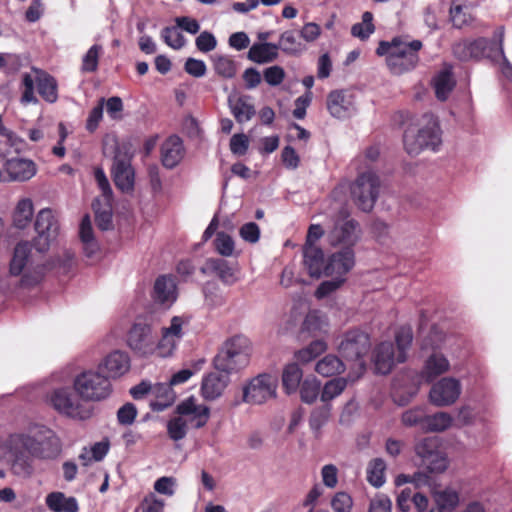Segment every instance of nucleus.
<instances>
[{
    "mask_svg": "<svg viewBox=\"0 0 512 512\" xmlns=\"http://www.w3.org/2000/svg\"><path fill=\"white\" fill-rule=\"evenodd\" d=\"M48 402L58 413L75 420H87L93 415V408L84 404L68 387L53 389Z\"/></svg>",
    "mask_w": 512,
    "mask_h": 512,
    "instance_id": "obj_11",
    "label": "nucleus"
},
{
    "mask_svg": "<svg viewBox=\"0 0 512 512\" xmlns=\"http://www.w3.org/2000/svg\"><path fill=\"white\" fill-rule=\"evenodd\" d=\"M100 371L104 370L110 379H117L125 375L131 368L129 355L120 350H115L108 354L97 367Z\"/></svg>",
    "mask_w": 512,
    "mask_h": 512,
    "instance_id": "obj_25",
    "label": "nucleus"
},
{
    "mask_svg": "<svg viewBox=\"0 0 512 512\" xmlns=\"http://www.w3.org/2000/svg\"><path fill=\"white\" fill-rule=\"evenodd\" d=\"M502 34H494L491 38L478 37L473 41L464 40L453 46V54L459 60L487 58L500 61L504 58Z\"/></svg>",
    "mask_w": 512,
    "mask_h": 512,
    "instance_id": "obj_8",
    "label": "nucleus"
},
{
    "mask_svg": "<svg viewBox=\"0 0 512 512\" xmlns=\"http://www.w3.org/2000/svg\"><path fill=\"white\" fill-rule=\"evenodd\" d=\"M220 372L217 370L203 376L200 393L207 401L220 398L230 382L228 373L222 374Z\"/></svg>",
    "mask_w": 512,
    "mask_h": 512,
    "instance_id": "obj_26",
    "label": "nucleus"
},
{
    "mask_svg": "<svg viewBox=\"0 0 512 512\" xmlns=\"http://www.w3.org/2000/svg\"><path fill=\"white\" fill-rule=\"evenodd\" d=\"M303 265L309 276L313 278L326 276L327 259L320 247L303 246Z\"/></svg>",
    "mask_w": 512,
    "mask_h": 512,
    "instance_id": "obj_29",
    "label": "nucleus"
},
{
    "mask_svg": "<svg viewBox=\"0 0 512 512\" xmlns=\"http://www.w3.org/2000/svg\"><path fill=\"white\" fill-rule=\"evenodd\" d=\"M361 230L356 220L346 210H341L327 233V241L332 247L353 248L360 239Z\"/></svg>",
    "mask_w": 512,
    "mask_h": 512,
    "instance_id": "obj_13",
    "label": "nucleus"
},
{
    "mask_svg": "<svg viewBox=\"0 0 512 512\" xmlns=\"http://www.w3.org/2000/svg\"><path fill=\"white\" fill-rule=\"evenodd\" d=\"M34 205L30 198L20 199L13 212V223L19 229L26 228L32 220Z\"/></svg>",
    "mask_w": 512,
    "mask_h": 512,
    "instance_id": "obj_37",
    "label": "nucleus"
},
{
    "mask_svg": "<svg viewBox=\"0 0 512 512\" xmlns=\"http://www.w3.org/2000/svg\"><path fill=\"white\" fill-rule=\"evenodd\" d=\"M371 343L367 333L360 330L347 332L339 344V353L348 361H357V366L363 370L365 365L362 358L368 353Z\"/></svg>",
    "mask_w": 512,
    "mask_h": 512,
    "instance_id": "obj_16",
    "label": "nucleus"
},
{
    "mask_svg": "<svg viewBox=\"0 0 512 512\" xmlns=\"http://www.w3.org/2000/svg\"><path fill=\"white\" fill-rule=\"evenodd\" d=\"M127 345L139 356L155 355L156 339L152 327L144 322L134 323L127 334Z\"/></svg>",
    "mask_w": 512,
    "mask_h": 512,
    "instance_id": "obj_18",
    "label": "nucleus"
},
{
    "mask_svg": "<svg viewBox=\"0 0 512 512\" xmlns=\"http://www.w3.org/2000/svg\"><path fill=\"white\" fill-rule=\"evenodd\" d=\"M331 407L325 404L322 407L315 408L310 416L309 424L312 430L319 431L329 420Z\"/></svg>",
    "mask_w": 512,
    "mask_h": 512,
    "instance_id": "obj_50",
    "label": "nucleus"
},
{
    "mask_svg": "<svg viewBox=\"0 0 512 512\" xmlns=\"http://www.w3.org/2000/svg\"><path fill=\"white\" fill-rule=\"evenodd\" d=\"M184 69L189 75L196 78L203 77L207 71L205 62L195 58H188L185 62Z\"/></svg>",
    "mask_w": 512,
    "mask_h": 512,
    "instance_id": "obj_62",
    "label": "nucleus"
},
{
    "mask_svg": "<svg viewBox=\"0 0 512 512\" xmlns=\"http://www.w3.org/2000/svg\"><path fill=\"white\" fill-rule=\"evenodd\" d=\"M397 349L395 350L392 342H381L374 350L373 361L375 370L379 374L386 375L391 372L397 363H402L407 358L413 333L408 326L399 328L395 334Z\"/></svg>",
    "mask_w": 512,
    "mask_h": 512,
    "instance_id": "obj_4",
    "label": "nucleus"
},
{
    "mask_svg": "<svg viewBox=\"0 0 512 512\" xmlns=\"http://www.w3.org/2000/svg\"><path fill=\"white\" fill-rule=\"evenodd\" d=\"M302 377L303 371L296 363L286 365L282 374V383L285 391L288 394L296 392L301 385Z\"/></svg>",
    "mask_w": 512,
    "mask_h": 512,
    "instance_id": "obj_42",
    "label": "nucleus"
},
{
    "mask_svg": "<svg viewBox=\"0 0 512 512\" xmlns=\"http://www.w3.org/2000/svg\"><path fill=\"white\" fill-rule=\"evenodd\" d=\"M318 34H282L278 47L288 53H299L305 49V42H313Z\"/></svg>",
    "mask_w": 512,
    "mask_h": 512,
    "instance_id": "obj_35",
    "label": "nucleus"
},
{
    "mask_svg": "<svg viewBox=\"0 0 512 512\" xmlns=\"http://www.w3.org/2000/svg\"><path fill=\"white\" fill-rule=\"evenodd\" d=\"M421 48L422 43L419 40L406 42L401 37H395L391 42L381 41L376 53L386 57V64L393 74L401 75L417 66V52Z\"/></svg>",
    "mask_w": 512,
    "mask_h": 512,
    "instance_id": "obj_3",
    "label": "nucleus"
},
{
    "mask_svg": "<svg viewBox=\"0 0 512 512\" xmlns=\"http://www.w3.org/2000/svg\"><path fill=\"white\" fill-rule=\"evenodd\" d=\"M102 51L101 45L94 44L90 47L82 59V70L84 72H94L97 70L99 56Z\"/></svg>",
    "mask_w": 512,
    "mask_h": 512,
    "instance_id": "obj_52",
    "label": "nucleus"
},
{
    "mask_svg": "<svg viewBox=\"0 0 512 512\" xmlns=\"http://www.w3.org/2000/svg\"><path fill=\"white\" fill-rule=\"evenodd\" d=\"M3 182H26L37 173V166L34 161L27 158H11L3 164Z\"/></svg>",
    "mask_w": 512,
    "mask_h": 512,
    "instance_id": "obj_22",
    "label": "nucleus"
},
{
    "mask_svg": "<svg viewBox=\"0 0 512 512\" xmlns=\"http://www.w3.org/2000/svg\"><path fill=\"white\" fill-rule=\"evenodd\" d=\"M392 502L384 494L377 495L370 502L369 512H391Z\"/></svg>",
    "mask_w": 512,
    "mask_h": 512,
    "instance_id": "obj_64",
    "label": "nucleus"
},
{
    "mask_svg": "<svg viewBox=\"0 0 512 512\" xmlns=\"http://www.w3.org/2000/svg\"><path fill=\"white\" fill-rule=\"evenodd\" d=\"M327 349V344L323 340H315L307 347L298 350L295 353V358L303 363H308L314 360L317 356L324 353Z\"/></svg>",
    "mask_w": 512,
    "mask_h": 512,
    "instance_id": "obj_48",
    "label": "nucleus"
},
{
    "mask_svg": "<svg viewBox=\"0 0 512 512\" xmlns=\"http://www.w3.org/2000/svg\"><path fill=\"white\" fill-rule=\"evenodd\" d=\"M250 341L241 335L227 340L214 358V367L218 371L230 373L244 368L250 359Z\"/></svg>",
    "mask_w": 512,
    "mask_h": 512,
    "instance_id": "obj_10",
    "label": "nucleus"
},
{
    "mask_svg": "<svg viewBox=\"0 0 512 512\" xmlns=\"http://www.w3.org/2000/svg\"><path fill=\"white\" fill-rule=\"evenodd\" d=\"M177 485V480L171 476H163L158 478L154 482V490L166 496H173L175 494V487Z\"/></svg>",
    "mask_w": 512,
    "mask_h": 512,
    "instance_id": "obj_53",
    "label": "nucleus"
},
{
    "mask_svg": "<svg viewBox=\"0 0 512 512\" xmlns=\"http://www.w3.org/2000/svg\"><path fill=\"white\" fill-rule=\"evenodd\" d=\"M277 380L268 374L253 378L243 389V401L249 404H262L276 396Z\"/></svg>",
    "mask_w": 512,
    "mask_h": 512,
    "instance_id": "obj_19",
    "label": "nucleus"
},
{
    "mask_svg": "<svg viewBox=\"0 0 512 512\" xmlns=\"http://www.w3.org/2000/svg\"><path fill=\"white\" fill-rule=\"evenodd\" d=\"M416 456L420 459V465L431 473H442L448 467V460L440 449V441L437 437H425L414 446Z\"/></svg>",
    "mask_w": 512,
    "mask_h": 512,
    "instance_id": "obj_14",
    "label": "nucleus"
},
{
    "mask_svg": "<svg viewBox=\"0 0 512 512\" xmlns=\"http://www.w3.org/2000/svg\"><path fill=\"white\" fill-rule=\"evenodd\" d=\"M177 28L182 32H197L199 30V24L196 20L188 17L176 18V26H165L162 32H176Z\"/></svg>",
    "mask_w": 512,
    "mask_h": 512,
    "instance_id": "obj_56",
    "label": "nucleus"
},
{
    "mask_svg": "<svg viewBox=\"0 0 512 512\" xmlns=\"http://www.w3.org/2000/svg\"><path fill=\"white\" fill-rule=\"evenodd\" d=\"M188 323V317H172L169 325L161 329V338L156 341L155 355L161 358L172 356L184 336V325Z\"/></svg>",
    "mask_w": 512,
    "mask_h": 512,
    "instance_id": "obj_15",
    "label": "nucleus"
},
{
    "mask_svg": "<svg viewBox=\"0 0 512 512\" xmlns=\"http://www.w3.org/2000/svg\"><path fill=\"white\" fill-rule=\"evenodd\" d=\"M113 181L122 192H129L134 186V170L128 155L117 152L112 165Z\"/></svg>",
    "mask_w": 512,
    "mask_h": 512,
    "instance_id": "obj_23",
    "label": "nucleus"
},
{
    "mask_svg": "<svg viewBox=\"0 0 512 512\" xmlns=\"http://www.w3.org/2000/svg\"><path fill=\"white\" fill-rule=\"evenodd\" d=\"M350 189L355 205L364 212H370L379 196L380 179L369 170L359 174Z\"/></svg>",
    "mask_w": 512,
    "mask_h": 512,
    "instance_id": "obj_12",
    "label": "nucleus"
},
{
    "mask_svg": "<svg viewBox=\"0 0 512 512\" xmlns=\"http://www.w3.org/2000/svg\"><path fill=\"white\" fill-rule=\"evenodd\" d=\"M154 298L161 304L170 306L177 298L176 284L171 277L160 276L154 284Z\"/></svg>",
    "mask_w": 512,
    "mask_h": 512,
    "instance_id": "obj_33",
    "label": "nucleus"
},
{
    "mask_svg": "<svg viewBox=\"0 0 512 512\" xmlns=\"http://www.w3.org/2000/svg\"><path fill=\"white\" fill-rule=\"evenodd\" d=\"M46 505L53 512H78L79 510L76 498L66 497L62 492L48 494Z\"/></svg>",
    "mask_w": 512,
    "mask_h": 512,
    "instance_id": "obj_36",
    "label": "nucleus"
},
{
    "mask_svg": "<svg viewBox=\"0 0 512 512\" xmlns=\"http://www.w3.org/2000/svg\"><path fill=\"white\" fill-rule=\"evenodd\" d=\"M461 389L459 380L453 377H444L432 386L429 399L437 407L450 406L458 400Z\"/></svg>",
    "mask_w": 512,
    "mask_h": 512,
    "instance_id": "obj_20",
    "label": "nucleus"
},
{
    "mask_svg": "<svg viewBox=\"0 0 512 512\" xmlns=\"http://www.w3.org/2000/svg\"><path fill=\"white\" fill-rule=\"evenodd\" d=\"M164 506L165 502L153 493L145 496L141 503L142 512H163Z\"/></svg>",
    "mask_w": 512,
    "mask_h": 512,
    "instance_id": "obj_61",
    "label": "nucleus"
},
{
    "mask_svg": "<svg viewBox=\"0 0 512 512\" xmlns=\"http://www.w3.org/2000/svg\"><path fill=\"white\" fill-rule=\"evenodd\" d=\"M61 451V443L54 432L37 427L28 434L10 435L0 443V458L12 463L17 474H30L31 459H53Z\"/></svg>",
    "mask_w": 512,
    "mask_h": 512,
    "instance_id": "obj_1",
    "label": "nucleus"
},
{
    "mask_svg": "<svg viewBox=\"0 0 512 512\" xmlns=\"http://www.w3.org/2000/svg\"><path fill=\"white\" fill-rule=\"evenodd\" d=\"M426 417L422 408L407 410L402 414V422L406 426L420 425L424 430V418Z\"/></svg>",
    "mask_w": 512,
    "mask_h": 512,
    "instance_id": "obj_55",
    "label": "nucleus"
},
{
    "mask_svg": "<svg viewBox=\"0 0 512 512\" xmlns=\"http://www.w3.org/2000/svg\"><path fill=\"white\" fill-rule=\"evenodd\" d=\"M203 274L216 275L224 284L232 285L238 281L237 270L220 258H209L201 268Z\"/></svg>",
    "mask_w": 512,
    "mask_h": 512,
    "instance_id": "obj_28",
    "label": "nucleus"
},
{
    "mask_svg": "<svg viewBox=\"0 0 512 512\" xmlns=\"http://www.w3.org/2000/svg\"><path fill=\"white\" fill-rule=\"evenodd\" d=\"M249 96H230L228 99L231 113L238 123H245L255 115V107Z\"/></svg>",
    "mask_w": 512,
    "mask_h": 512,
    "instance_id": "obj_32",
    "label": "nucleus"
},
{
    "mask_svg": "<svg viewBox=\"0 0 512 512\" xmlns=\"http://www.w3.org/2000/svg\"><path fill=\"white\" fill-rule=\"evenodd\" d=\"M176 413L194 429L205 426L210 418V408L199 403L193 396L179 403L176 407Z\"/></svg>",
    "mask_w": 512,
    "mask_h": 512,
    "instance_id": "obj_21",
    "label": "nucleus"
},
{
    "mask_svg": "<svg viewBox=\"0 0 512 512\" xmlns=\"http://www.w3.org/2000/svg\"><path fill=\"white\" fill-rule=\"evenodd\" d=\"M454 424V418L447 412H437L432 415H426L424 418V431L443 432L451 428Z\"/></svg>",
    "mask_w": 512,
    "mask_h": 512,
    "instance_id": "obj_39",
    "label": "nucleus"
},
{
    "mask_svg": "<svg viewBox=\"0 0 512 512\" xmlns=\"http://www.w3.org/2000/svg\"><path fill=\"white\" fill-rule=\"evenodd\" d=\"M353 501L350 495L344 492L337 493L332 501L331 506L335 512H349L352 508Z\"/></svg>",
    "mask_w": 512,
    "mask_h": 512,
    "instance_id": "obj_59",
    "label": "nucleus"
},
{
    "mask_svg": "<svg viewBox=\"0 0 512 512\" xmlns=\"http://www.w3.org/2000/svg\"><path fill=\"white\" fill-rule=\"evenodd\" d=\"M344 370V363L337 356L332 354L326 355L315 365V371L323 377H330L336 374H340Z\"/></svg>",
    "mask_w": 512,
    "mask_h": 512,
    "instance_id": "obj_40",
    "label": "nucleus"
},
{
    "mask_svg": "<svg viewBox=\"0 0 512 512\" xmlns=\"http://www.w3.org/2000/svg\"><path fill=\"white\" fill-rule=\"evenodd\" d=\"M321 383L314 376H307L299 386L301 400L307 404L316 401L320 394Z\"/></svg>",
    "mask_w": 512,
    "mask_h": 512,
    "instance_id": "obj_45",
    "label": "nucleus"
},
{
    "mask_svg": "<svg viewBox=\"0 0 512 512\" xmlns=\"http://www.w3.org/2000/svg\"><path fill=\"white\" fill-rule=\"evenodd\" d=\"M94 176H95V180L98 184V187L99 189L101 190L102 192V195H101V201H104V200H113V192H112V189H111V186H110V183L103 171V169L101 168H97L94 172Z\"/></svg>",
    "mask_w": 512,
    "mask_h": 512,
    "instance_id": "obj_57",
    "label": "nucleus"
},
{
    "mask_svg": "<svg viewBox=\"0 0 512 512\" xmlns=\"http://www.w3.org/2000/svg\"><path fill=\"white\" fill-rule=\"evenodd\" d=\"M190 427L191 426L179 414L171 417L166 424L168 436L173 441L184 439Z\"/></svg>",
    "mask_w": 512,
    "mask_h": 512,
    "instance_id": "obj_47",
    "label": "nucleus"
},
{
    "mask_svg": "<svg viewBox=\"0 0 512 512\" xmlns=\"http://www.w3.org/2000/svg\"><path fill=\"white\" fill-rule=\"evenodd\" d=\"M328 322L326 317L318 310H312L307 313L302 330L310 334L316 335L327 331Z\"/></svg>",
    "mask_w": 512,
    "mask_h": 512,
    "instance_id": "obj_43",
    "label": "nucleus"
},
{
    "mask_svg": "<svg viewBox=\"0 0 512 512\" xmlns=\"http://www.w3.org/2000/svg\"><path fill=\"white\" fill-rule=\"evenodd\" d=\"M408 154L418 155L424 149L437 151L442 144L441 130L437 118L424 114L419 120L418 128H408L403 137Z\"/></svg>",
    "mask_w": 512,
    "mask_h": 512,
    "instance_id": "obj_5",
    "label": "nucleus"
},
{
    "mask_svg": "<svg viewBox=\"0 0 512 512\" xmlns=\"http://www.w3.org/2000/svg\"><path fill=\"white\" fill-rule=\"evenodd\" d=\"M452 69V65L444 64L443 68L432 79L436 98L440 101L447 100L456 85Z\"/></svg>",
    "mask_w": 512,
    "mask_h": 512,
    "instance_id": "obj_31",
    "label": "nucleus"
},
{
    "mask_svg": "<svg viewBox=\"0 0 512 512\" xmlns=\"http://www.w3.org/2000/svg\"><path fill=\"white\" fill-rule=\"evenodd\" d=\"M249 147V139L243 134H235L230 139V150L235 155H244Z\"/></svg>",
    "mask_w": 512,
    "mask_h": 512,
    "instance_id": "obj_60",
    "label": "nucleus"
},
{
    "mask_svg": "<svg viewBox=\"0 0 512 512\" xmlns=\"http://www.w3.org/2000/svg\"><path fill=\"white\" fill-rule=\"evenodd\" d=\"M386 463L381 458L371 460L367 466V480L374 487L385 483Z\"/></svg>",
    "mask_w": 512,
    "mask_h": 512,
    "instance_id": "obj_46",
    "label": "nucleus"
},
{
    "mask_svg": "<svg viewBox=\"0 0 512 512\" xmlns=\"http://www.w3.org/2000/svg\"><path fill=\"white\" fill-rule=\"evenodd\" d=\"M151 395L155 397L151 405L154 410L163 411L176 399V393L169 383H157L152 386Z\"/></svg>",
    "mask_w": 512,
    "mask_h": 512,
    "instance_id": "obj_34",
    "label": "nucleus"
},
{
    "mask_svg": "<svg viewBox=\"0 0 512 512\" xmlns=\"http://www.w3.org/2000/svg\"><path fill=\"white\" fill-rule=\"evenodd\" d=\"M31 73H23L21 76V97L22 105L38 104L39 100L35 94V87L42 99L48 103H55L58 100L57 80L46 71L33 67Z\"/></svg>",
    "mask_w": 512,
    "mask_h": 512,
    "instance_id": "obj_6",
    "label": "nucleus"
},
{
    "mask_svg": "<svg viewBox=\"0 0 512 512\" xmlns=\"http://www.w3.org/2000/svg\"><path fill=\"white\" fill-rule=\"evenodd\" d=\"M348 380L343 377H337L327 381L321 391L320 398L325 404L335 399L343 393L347 387Z\"/></svg>",
    "mask_w": 512,
    "mask_h": 512,
    "instance_id": "obj_44",
    "label": "nucleus"
},
{
    "mask_svg": "<svg viewBox=\"0 0 512 512\" xmlns=\"http://www.w3.org/2000/svg\"><path fill=\"white\" fill-rule=\"evenodd\" d=\"M31 248L32 245L27 241L18 243L10 262L9 273L11 276L21 275L19 285L22 288H30L37 285L44 276V266L33 263Z\"/></svg>",
    "mask_w": 512,
    "mask_h": 512,
    "instance_id": "obj_9",
    "label": "nucleus"
},
{
    "mask_svg": "<svg viewBox=\"0 0 512 512\" xmlns=\"http://www.w3.org/2000/svg\"><path fill=\"white\" fill-rule=\"evenodd\" d=\"M355 253L353 248H341L331 254L327 259L326 276L345 278V275L354 267Z\"/></svg>",
    "mask_w": 512,
    "mask_h": 512,
    "instance_id": "obj_24",
    "label": "nucleus"
},
{
    "mask_svg": "<svg viewBox=\"0 0 512 512\" xmlns=\"http://www.w3.org/2000/svg\"><path fill=\"white\" fill-rule=\"evenodd\" d=\"M450 21L455 29H464L469 27L470 23L473 21V17L468 7L455 5L450 8Z\"/></svg>",
    "mask_w": 512,
    "mask_h": 512,
    "instance_id": "obj_49",
    "label": "nucleus"
},
{
    "mask_svg": "<svg viewBox=\"0 0 512 512\" xmlns=\"http://www.w3.org/2000/svg\"><path fill=\"white\" fill-rule=\"evenodd\" d=\"M72 386L76 396L87 405L106 400L113 391L109 378L98 368H90L78 373L73 378Z\"/></svg>",
    "mask_w": 512,
    "mask_h": 512,
    "instance_id": "obj_7",
    "label": "nucleus"
},
{
    "mask_svg": "<svg viewBox=\"0 0 512 512\" xmlns=\"http://www.w3.org/2000/svg\"><path fill=\"white\" fill-rule=\"evenodd\" d=\"M450 368L448 359L441 353H432L425 361L423 370L420 374L407 373L402 381H410L411 384L404 388L400 380L394 382V397L399 405L407 404L414 397L423 381L430 382L436 377L444 374Z\"/></svg>",
    "mask_w": 512,
    "mask_h": 512,
    "instance_id": "obj_2",
    "label": "nucleus"
},
{
    "mask_svg": "<svg viewBox=\"0 0 512 512\" xmlns=\"http://www.w3.org/2000/svg\"><path fill=\"white\" fill-rule=\"evenodd\" d=\"M278 45L271 43L254 44L248 53L249 59L256 63H266L277 57Z\"/></svg>",
    "mask_w": 512,
    "mask_h": 512,
    "instance_id": "obj_41",
    "label": "nucleus"
},
{
    "mask_svg": "<svg viewBox=\"0 0 512 512\" xmlns=\"http://www.w3.org/2000/svg\"><path fill=\"white\" fill-rule=\"evenodd\" d=\"M184 154L183 142L176 135L170 136L161 145V161L168 169L176 167L182 161Z\"/></svg>",
    "mask_w": 512,
    "mask_h": 512,
    "instance_id": "obj_30",
    "label": "nucleus"
},
{
    "mask_svg": "<svg viewBox=\"0 0 512 512\" xmlns=\"http://www.w3.org/2000/svg\"><path fill=\"white\" fill-rule=\"evenodd\" d=\"M241 238L249 243H256L260 237V228L254 222L244 224L239 231Z\"/></svg>",
    "mask_w": 512,
    "mask_h": 512,
    "instance_id": "obj_63",
    "label": "nucleus"
},
{
    "mask_svg": "<svg viewBox=\"0 0 512 512\" xmlns=\"http://www.w3.org/2000/svg\"><path fill=\"white\" fill-rule=\"evenodd\" d=\"M344 282L345 278L338 277H333L332 280L322 282L315 291L316 298L323 299L324 297L340 288Z\"/></svg>",
    "mask_w": 512,
    "mask_h": 512,
    "instance_id": "obj_54",
    "label": "nucleus"
},
{
    "mask_svg": "<svg viewBox=\"0 0 512 512\" xmlns=\"http://www.w3.org/2000/svg\"><path fill=\"white\" fill-rule=\"evenodd\" d=\"M214 68L219 76L232 78L236 74V67L232 60L220 57L215 61Z\"/></svg>",
    "mask_w": 512,
    "mask_h": 512,
    "instance_id": "obj_58",
    "label": "nucleus"
},
{
    "mask_svg": "<svg viewBox=\"0 0 512 512\" xmlns=\"http://www.w3.org/2000/svg\"><path fill=\"white\" fill-rule=\"evenodd\" d=\"M92 207L98 228L109 230L112 227V200L101 201L100 198H96Z\"/></svg>",
    "mask_w": 512,
    "mask_h": 512,
    "instance_id": "obj_38",
    "label": "nucleus"
},
{
    "mask_svg": "<svg viewBox=\"0 0 512 512\" xmlns=\"http://www.w3.org/2000/svg\"><path fill=\"white\" fill-rule=\"evenodd\" d=\"M35 230L37 232V237L34 239L36 250L41 253L47 251L59 230L58 221L50 208H44L38 212Z\"/></svg>",
    "mask_w": 512,
    "mask_h": 512,
    "instance_id": "obj_17",
    "label": "nucleus"
},
{
    "mask_svg": "<svg viewBox=\"0 0 512 512\" xmlns=\"http://www.w3.org/2000/svg\"><path fill=\"white\" fill-rule=\"evenodd\" d=\"M216 251L224 256L230 257L234 253L235 243L232 237L224 232H219L214 241Z\"/></svg>",
    "mask_w": 512,
    "mask_h": 512,
    "instance_id": "obj_51",
    "label": "nucleus"
},
{
    "mask_svg": "<svg viewBox=\"0 0 512 512\" xmlns=\"http://www.w3.org/2000/svg\"><path fill=\"white\" fill-rule=\"evenodd\" d=\"M327 109L331 116L344 119L355 111L353 96L342 90H335L327 96Z\"/></svg>",
    "mask_w": 512,
    "mask_h": 512,
    "instance_id": "obj_27",
    "label": "nucleus"
}]
</instances>
